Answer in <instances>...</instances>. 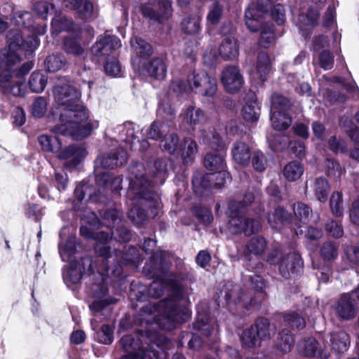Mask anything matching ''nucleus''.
Masks as SVG:
<instances>
[{
  "instance_id": "1",
  "label": "nucleus",
  "mask_w": 359,
  "mask_h": 359,
  "mask_svg": "<svg viewBox=\"0 0 359 359\" xmlns=\"http://www.w3.org/2000/svg\"><path fill=\"white\" fill-rule=\"evenodd\" d=\"M16 22L25 29H11L7 34L8 48L0 50V92L6 95L23 96L26 85L25 76L32 69L33 64L27 62L19 67L23 52H33L39 45L36 35L46 32L45 25L34 26L32 14L28 11L18 13Z\"/></svg>"
},
{
  "instance_id": "2",
  "label": "nucleus",
  "mask_w": 359,
  "mask_h": 359,
  "mask_svg": "<svg viewBox=\"0 0 359 359\" xmlns=\"http://www.w3.org/2000/svg\"><path fill=\"white\" fill-rule=\"evenodd\" d=\"M53 95L55 102L61 107V124L55 128V132L72 135L75 139L88 137L93 125L88 121V109L80 101V90L70 81L62 79L53 86Z\"/></svg>"
},
{
  "instance_id": "3",
  "label": "nucleus",
  "mask_w": 359,
  "mask_h": 359,
  "mask_svg": "<svg viewBox=\"0 0 359 359\" xmlns=\"http://www.w3.org/2000/svg\"><path fill=\"white\" fill-rule=\"evenodd\" d=\"M173 289L171 298L161 301L158 305H148L142 309V316H154V320L158 326L170 330L175 327V323H182L187 316L185 308L179 305L178 300L182 298V290L177 284L170 285Z\"/></svg>"
},
{
  "instance_id": "4",
  "label": "nucleus",
  "mask_w": 359,
  "mask_h": 359,
  "mask_svg": "<svg viewBox=\"0 0 359 359\" xmlns=\"http://www.w3.org/2000/svg\"><path fill=\"white\" fill-rule=\"evenodd\" d=\"M127 197L131 201L145 200L152 202L155 206L158 205V194L154 190L153 185L142 175H136L134 179L130 180ZM130 205L132 207L128 212V218L135 224L141 225L146 219L144 211L133 201Z\"/></svg>"
},
{
  "instance_id": "5",
  "label": "nucleus",
  "mask_w": 359,
  "mask_h": 359,
  "mask_svg": "<svg viewBox=\"0 0 359 359\" xmlns=\"http://www.w3.org/2000/svg\"><path fill=\"white\" fill-rule=\"evenodd\" d=\"M142 15L158 23H163L172 14L171 0H135Z\"/></svg>"
},
{
  "instance_id": "6",
  "label": "nucleus",
  "mask_w": 359,
  "mask_h": 359,
  "mask_svg": "<svg viewBox=\"0 0 359 359\" xmlns=\"http://www.w3.org/2000/svg\"><path fill=\"white\" fill-rule=\"evenodd\" d=\"M270 120L272 127L277 130L288 128L292 124V119L287 111L291 106L290 101L278 93H274L271 98Z\"/></svg>"
},
{
  "instance_id": "7",
  "label": "nucleus",
  "mask_w": 359,
  "mask_h": 359,
  "mask_svg": "<svg viewBox=\"0 0 359 359\" xmlns=\"http://www.w3.org/2000/svg\"><path fill=\"white\" fill-rule=\"evenodd\" d=\"M240 206H243L242 203H237L236 201H231L229 205V208L231 213V219L229 222V231L234 234L243 232L246 235H250L259 231L261 227L259 221L241 215V210Z\"/></svg>"
},
{
  "instance_id": "8",
  "label": "nucleus",
  "mask_w": 359,
  "mask_h": 359,
  "mask_svg": "<svg viewBox=\"0 0 359 359\" xmlns=\"http://www.w3.org/2000/svg\"><path fill=\"white\" fill-rule=\"evenodd\" d=\"M120 344L125 352L127 353L122 359H166L165 353L158 352L149 349L145 351L140 344V340L137 337L132 334L123 336L120 340Z\"/></svg>"
},
{
  "instance_id": "9",
  "label": "nucleus",
  "mask_w": 359,
  "mask_h": 359,
  "mask_svg": "<svg viewBox=\"0 0 359 359\" xmlns=\"http://www.w3.org/2000/svg\"><path fill=\"white\" fill-rule=\"evenodd\" d=\"M190 90L203 97L213 99L217 91V79L205 72H194L187 80Z\"/></svg>"
},
{
  "instance_id": "10",
  "label": "nucleus",
  "mask_w": 359,
  "mask_h": 359,
  "mask_svg": "<svg viewBox=\"0 0 359 359\" xmlns=\"http://www.w3.org/2000/svg\"><path fill=\"white\" fill-rule=\"evenodd\" d=\"M114 229V230L111 231V235L109 233L100 231L96 234L95 238L96 240L95 250L99 256L103 257L102 261L103 262L109 257L110 248L107 243L112 236L118 238L121 242H127L130 239V231L121 223Z\"/></svg>"
},
{
  "instance_id": "11",
  "label": "nucleus",
  "mask_w": 359,
  "mask_h": 359,
  "mask_svg": "<svg viewBox=\"0 0 359 359\" xmlns=\"http://www.w3.org/2000/svg\"><path fill=\"white\" fill-rule=\"evenodd\" d=\"M93 279H96L92 287V294L94 298L93 302L90 304V309L93 313L101 311L107 305L111 302L106 297L107 293V287L104 283V277L101 271L97 273L92 272Z\"/></svg>"
},
{
  "instance_id": "12",
  "label": "nucleus",
  "mask_w": 359,
  "mask_h": 359,
  "mask_svg": "<svg viewBox=\"0 0 359 359\" xmlns=\"http://www.w3.org/2000/svg\"><path fill=\"white\" fill-rule=\"evenodd\" d=\"M272 0H257V4H252L245 13V25L251 32L258 31L261 20L271 6Z\"/></svg>"
},
{
  "instance_id": "13",
  "label": "nucleus",
  "mask_w": 359,
  "mask_h": 359,
  "mask_svg": "<svg viewBox=\"0 0 359 359\" xmlns=\"http://www.w3.org/2000/svg\"><path fill=\"white\" fill-rule=\"evenodd\" d=\"M87 155L85 148L81 144H72L60 150L57 157L64 161V166L67 169H74L83 160Z\"/></svg>"
},
{
  "instance_id": "14",
  "label": "nucleus",
  "mask_w": 359,
  "mask_h": 359,
  "mask_svg": "<svg viewBox=\"0 0 359 359\" xmlns=\"http://www.w3.org/2000/svg\"><path fill=\"white\" fill-rule=\"evenodd\" d=\"M221 81L226 90L230 93L238 92L244 84L239 68L234 65L227 66L223 69Z\"/></svg>"
},
{
  "instance_id": "15",
  "label": "nucleus",
  "mask_w": 359,
  "mask_h": 359,
  "mask_svg": "<svg viewBox=\"0 0 359 359\" xmlns=\"http://www.w3.org/2000/svg\"><path fill=\"white\" fill-rule=\"evenodd\" d=\"M230 180L229 173L224 169H222L215 172L205 174L201 179L195 177L192 183L196 189L200 185L205 189L212 187L222 188Z\"/></svg>"
},
{
  "instance_id": "16",
  "label": "nucleus",
  "mask_w": 359,
  "mask_h": 359,
  "mask_svg": "<svg viewBox=\"0 0 359 359\" xmlns=\"http://www.w3.org/2000/svg\"><path fill=\"white\" fill-rule=\"evenodd\" d=\"M121 46L120 39L111 35L101 36L93 46L92 52L96 57L109 56Z\"/></svg>"
},
{
  "instance_id": "17",
  "label": "nucleus",
  "mask_w": 359,
  "mask_h": 359,
  "mask_svg": "<svg viewBox=\"0 0 359 359\" xmlns=\"http://www.w3.org/2000/svg\"><path fill=\"white\" fill-rule=\"evenodd\" d=\"M303 266L300 255L296 252H291L282 257L279 263L280 273L285 278H290L299 273Z\"/></svg>"
},
{
  "instance_id": "18",
  "label": "nucleus",
  "mask_w": 359,
  "mask_h": 359,
  "mask_svg": "<svg viewBox=\"0 0 359 359\" xmlns=\"http://www.w3.org/2000/svg\"><path fill=\"white\" fill-rule=\"evenodd\" d=\"M70 263L69 268L63 274L64 280L67 285L77 284L80 282L83 273L86 272V266H88V271H93L91 260L88 257L81 258L78 262Z\"/></svg>"
},
{
  "instance_id": "19",
  "label": "nucleus",
  "mask_w": 359,
  "mask_h": 359,
  "mask_svg": "<svg viewBox=\"0 0 359 359\" xmlns=\"http://www.w3.org/2000/svg\"><path fill=\"white\" fill-rule=\"evenodd\" d=\"M334 312L341 319L350 320L355 316L358 307L351 294L346 293L341 296L334 306Z\"/></svg>"
},
{
  "instance_id": "20",
  "label": "nucleus",
  "mask_w": 359,
  "mask_h": 359,
  "mask_svg": "<svg viewBox=\"0 0 359 359\" xmlns=\"http://www.w3.org/2000/svg\"><path fill=\"white\" fill-rule=\"evenodd\" d=\"M197 153L196 142L191 138H185L179 144L176 155L180 156L184 164H188L194 161Z\"/></svg>"
},
{
  "instance_id": "21",
  "label": "nucleus",
  "mask_w": 359,
  "mask_h": 359,
  "mask_svg": "<svg viewBox=\"0 0 359 359\" xmlns=\"http://www.w3.org/2000/svg\"><path fill=\"white\" fill-rule=\"evenodd\" d=\"M299 348L302 354L306 356H314L318 355L323 359H327L329 354L324 352L325 346H321L313 338H308L299 342Z\"/></svg>"
},
{
  "instance_id": "22",
  "label": "nucleus",
  "mask_w": 359,
  "mask_h": 359,
  "mask_svg": "<svg viewBox=\"0 0 359 359\" xmlns=\"http://www.w3.org/2000/svg\"><path fill=\"white\" fill-rule=\"evenodd\" d=\"M231 156L236 163L242 166L248 165L251 158L250 148L244 142H236L231 147Z\"/></svg>"
},
{
  "instance_id": "23",
  "label": "nucleus",
  "mask_w": 359,
  "mask_h": 359,
  "mask_svg": "<svg viewBox=\"0 0 359 359\" xmlns=\"http://www.w3.org/2000/svg\"><path fill=\"white\" fill-rule=\"evenodd\" d=\"M128 154L126 149L121 148L116 153H110L98 159L100 165L105 168L121 166L126 162Z\"/></svg>"
},
{
  "instance_id": "24",
  "label": "nucleus",
  "mask_w": 359,
  "mask_h": 359,
  "mask_svg": "<svg viewBox=\"0 0 359 359\" xmlns=\"http://www.w3.org/2000/svg\"><path fill=\"white\" fill-rule=\"evenodd\" d=\"M219 52L224 60L236 58L239 53L237 40L232 36H226L220 44Z\"/></svg>"
},
{
  "instance_id": "25",
  "label": "nucleus",
  "mask_w": 359,
  "mask_h": 359,
  "mask_svg": "<svg viewBox=\"0 0 359 359\" xmlns=\"http://www.w3.org/2000/svg\"><path fill=\"white\" fill-rule=\"evenodd\" d=\"M252 326L260 341L270 339L274 335L276 330V326L271 324L269 320L264 318H258Z\"/></svg>"
},
{
  "instance_id": "26",
  "label": "nucleus",
  "mask_w": 359,
  "mask_h": 359,
  "mask_svg": "<svg viewBox=\"0 0 359 359\" xmlns=\"http://www.w3.org/2000/svg\"><path fill=\"white\" fill-rule=\"evenodd\" d=\"M319 18L318 9L311 8L306 13H302L299 15L297 24L302 30H306L309 27L315 26Z\"/></svg>"
},
{
  "instance_id": "27",
  "label": "nucleus",
  "mask_w": 359,
  "mask_h": 359,
  "mask_svg": "<svg viewBox=\"0 0 359 359\" xmlns=\"http://www.w3.org/2000/svg\"><path fill=\"white\" fill-rule=\"evenodd\" d=\"M330 346L338 353L346 351L349 345L348 335L344 331L334 332L330 334Z\"/></svg>"
},
{
  "instance_id": "28",
  "label": "nucleus",
  "mask_w": 359,
  "mask_h": 359,
  "mask_svg": "<svg viewBox=\"0 0 359 359\" xmlns=\"http://www.w3.org/2000/svg\"><path fill=\"white\" fill-rule=\"evenodd\" d=\"M145 69L149 76L158 79L162 80L165 77L167 72V67L163 60L161 58L156 57L150 60L147 65Z\"/></svg>"
},
{
  "instance_id": "29",
  "label": "nucleus",
  "mask_w": 359,
  "mask_h": 359,
  "mask_svg": "<svg viewBox=\"0 0 359 359\" xmlns=\"http://www.w3.org/2000/svg\"><path fill=\"white\" fill-rule=\"evenodd\" d=\"M200 141L202 144L217 151L221 150L224 147V142L219 135L215 130H202Z\"/></svg>"
},
{
  "instance_id": "30",
  "label": "nucleus",
  "mask_w": 359,
  "mask_h": 359,
  "mask_svg": "<svg viewBox=\"0 0 359 359\" xmlns=\"http://www.w3.org/2000/svg\"><path fill=\"white\" fill-rule=\"evenodd\" d=\"M294 344V339L290 332L283 329L278 334L275 346L281 354H285L291 351Z\"/></svg>"
},
{
  "instance_id": "31",
  "label": "nucleus",
  "mask_w": 359,
  "mask_h": 359,
  "mask_svg": "<svg viewBox=\"0 0 359 359\" xmlns=\"http://www.w3.org/2000/svg\"><path fill=\"white\" fill-rule=\"evenodd\" d=\"M122 177L118 176L111 179V176L107 172L99 174L96 177V182L98 185L102 186L106 189H110L111 191L117 194L122 189Z\"/></svg>"
},
{
  "instance_id": "32",
  "label": "nucleus",
  "mask_w": 359,
  "mask_h": 359,
  "mask_svg": "<svg viewBox=\"0 0 359 359\" xmlns=\"http://www.w3.org/2000/svg\"><path fill=\"white\" fill-rule=\"evenodd\" d=\"M270 69L271 60L269 55L266 52L259 53L256 65V76L260 81H264L269 74Z\"/></svg>"
},
{
  "instance_id": "33",
  "label": "nucleus",
  "mask_w": 359,
  "mask_h": 359,
  "mask_svg": "<svg viewBox=\"0 0 359 359\" xmlns=\"http://www.w3.org/2000/svg\"><path fill=\"white\" fill-rule=\"evenodd\" d=\"M149 172L156 179V183L163 184L167 176V161L165 159L156 160L149 165Z\"/></svg>"
},
{
  "instance_id": "34",
  "label": "nucleus",
  "mask_w": 359,
  "mask_h": 359,
  "mask_svg": "<svg viewBox=\"0 0 359 359\" xmlns=\"http://www.w3.org/2000/svg\"><path fill=\"white\" fill-rule=\"evenodd\" d=\"M201 17L198 15H191L184 18L181 22V29L187 34H196L201 30Z\"/></svg>"
},
{
  "instance_id": "35",
  "label": "nucleus",
  "mask_w": 359,
  "mask_h": 359,
  "mask_svg": "<svg viewBox=\"0 0 359 359\" xmlns=\"http://www.w3.org/2000/svg\"><path fill=\"white\" fill-rule=\"evenodd\" d=\"M288 212L283 208L278 207L274 212L268 215V222L271 227L280 229L282 225L289 219Z\"/></svg>"
},
{
  "instance_id": "36",
  "label": "nucleus",
  "mask_w": 359,
  "mask_h": 359,
  "mask_svg": "<svg viewBox=\"0 0 359 359\" xmlns=\"http://www.w3.org/2000/svg\"><path fill=\"white\" fill-rule=\"evenodd\" d=\"M38 141L43 151L57 154L61 149L60 140L55 136L40 135Z\"/></svg>"
},
{
  "instance_id": "37",
  "label": "nucleus",
  "mask_w": 359,
  "mask_h": 359,
  "mask_svg": "<svg viewBox=\"0 0 359 359\" xmlns=\"http://www.w3.org/2000/svg\"><path fill=\"white\" fill-rule=\"evenodd\" d=\"M313 189L316 198L320 202L325 203L327 201L330 185L325 178L323 177L316 178L313 182Z\"/></svg>"
},
{
  "instance_id": "38",
  "label": "nucleus",
  "mask_w": 359,
  "mask_h": 359,
  "mask_svg": "<svg viewBox=\"0 0 359 359\" xmlns=\"http://www.w3.org/2000/svg\"><path fill=\"white\" fill-rule=\"evenodd\" d=\"M261 29V36L259 39V45L263 48H269L276 41V36L272 25H263L261 21V25L258 30Z\"/></svg>"
},
{
  "instance_id": "39",
  "label": "nucleus",
  "mask_w": 359,
  "mask_h": 359,
  "mask_svg": "<svg viewBox=\"0 0 359 359\" xmlns=\"http://www.w3.org/2000/svg\"><path fill=\"white\" fill-rule=\"evenodd\" d=\"M204 165L210 170L218 171L224 169V156L222 154H207L204 158Z\"/></svg>"
},
{
  "instance_id": "40",
  "label": "nucleus",
  "mask_w": 359,
  "mask_h": 359,
  "mask_svg": "<svg viewBox=\"0 0 359 359\" xmlns=\"http://www.w3.org/2000/svg\"><path fill=\"white\" fill-rule=\"evenodd\" d=\"M303 173V165L298 161H292L288 163L283 170V175L290 181L297 180Z\"/></svg>"
},
{
  "instance_id": "41",
  "label": "nucleus",
  "mask_w": 359,
  "mask_h": 359,
  "mask_svg": "<svg viewBox=\"0 0 359 359\" xmlns=\"http://www.w3.org/2000/svg\"><path fill=\"white\" fill-rule=\"evenodd\" d=\"M64 48L67 53L76 57L84 56L86 53L85 48L80 44L76 38L65 37L64 39Z\"/></svg>"
},
{
  "instance_id": "42",
  "label": "nucleus",
  "mask_w": 359,
  "mask_h": 359,
  "mask_svg": "<svg viewBox=\"0 0 359 359\" xmlns=\"http://www.w3.org/2000/svg\"><path fill=\"white\" fill-rule=\"evenodd\" d=\"M259 114L260 108L255 100L246 103L243 108V117L246 121L256 122Z\"/></svg>"
},
{
  "instance_id": "43",
  "label": "nucleus",
  "mask_w": 359,
  "mask_h": 359,
  "mask_svg": "<svg viewBox=\"0 0 359 359\" xmlns=\"http://www.w3.org/2000/svg\"><path fill=\"white\" fill-rule=\"evenodd\" d=\"M100 214L103 224L110 229H114L121 223V215L115 209L107 210Z\"/></svg>"
},
{
  "instance_id": "44",
  "label": "nucleus",
  "mask_w": 359,
  "mask_h": 359,
  "mask_svg": "<svg viewBox=\"0 0 359 359\" xmlns=\"http://www.w3.org/2000/svg\"><path fill=\"white\" fill-rule=\"evenodd\" d=\"M170 126L168 123L158 121H154L150 126L147 136L152 140H158L169 132Z\"/></svg>"
},
{
  "instance_id": "45",
  "label": "nucleus",
  "mask_w": 359,
  "mask_h": 359,
  "mask_svg": "<svg viewBox=\"0 0 359 359\" xmlns=\"http://www.w3.org/2000/svg\"><path fill=\"white\" fill-rule=\"evenodd\" d=\"M184 120L191 126L200 123L203 119V112L199 108L189 106L184 111Z\"/></svg>"
},
{
  "instance_id": "46",
  "label": "nucleus",
  "mask_w": 359,
  "mask_h": 359,
  "mask_svg": "<svg viewBox=\"0 0 359 359\" xmlns=\"http://www.w3.org/2000/svg\"><path fill=\"white\" fill-rule=\"evenodd\" d=\"M243 345L248 348H253L259 346V340L255 327L252 325L250 328L245 329L241 337Z\"/></svg>"
},
{
  "instance_id": "47",
  "label": "nucleus",
  "mask_w": 359,
  "mask_h": 359,
  "mask_svg": "<svg viewBox=\"0 0 359 359\" xmlns=\"http://www.w3.org/2000/svg\"><path fill=\"white\" fill-rule=\"evenodd\" d=\"M32 8L33 11L43 19H46L48 14H55V12L57 11L54 5L46 1L35 0Z\"/></svg>"
},
{
  "instance_id": "48",
  "label": "nucleus",
  "mask_w": 359,
  "mask_h": 359,
  "mask_svg": "<svg viewBox=\"0 0 359 359\" xmlns=\"http://www.w3.org/2000/svg\"><path fill=\"white\" fill-rule=\"evenodd\" d=\"M29 84L33 92L41 93L47 84V79L43 74L34 72L30 76Z\"/></svg>"
},
{
  "instance_id": "49",
  "label": "nucleus",
  "mask_w": 359,
  "mask_h": 359,
  "mask_svg": "<svg viewBox=\"0 0 359 359\" xmlns=\"http://www.w3.org/2000/svg\"><path fill=\"white\" fill-rule=\"evenodd\" d=\"M52 28L54 32L59 33L63 30H68L72 28V22L64 16L60 15V11L55 12V16L51 22Z\"/></svg>"
},
{
  "instance_id": "50",
  "label": "nucleus",
  "mask_w": 359,
  "mask_h": 359,
  "mask_svg": "<svg viewBox=\"0 0 359 359\" xmlns=\"http://www.w3.org/2000/svg\"><path fill=\"white\" fill-rule=\"evenodd\" d=\"M294 213L296 218L303 224L309 223L312 210L309 206L303 203H297L294 204Z\"/></svg>"
},
{
  "instance_id": "51",
  "label": "nucleus",
  "mask_w": 359,
  "mask_h": 359,
  "mask_svg": "<svg viewBox=\"0 0 359 359\" xmlns=\"http://www.w3.org/2000/svg\"><path fill=\"white\" fill-rule=\"evenodd\" d=\"M130 44L136 53L142 57L149 56L152 53L151 46L142 39L134 37L131 39Z\"/></svg>"
},
{
  "instance_id": "52",
  "label": "nucleus",
  "mask_w": 359,
  "mask_h": 359,
  "mask_svg": "<svg viewBox=\"0 0 359 359\" xmlns=\"http://www.w3.org/2000/svg\"><path fill=\"white\" fill-rule=\"evenodd\" d=\"M330 206L332 214L336 217H341L344 213L343 194L339 191H334L330 200Z\"/></svg>"
},
{
  "instance_id": "53",
  "label": "nucleus",
  "mask_w": 359,
  "mask_h": 359,
  "mask_svg": "<svg viewBox=\"0 0 359 359\" xmlns=\"http://www.w3.org/2000/svg\"><path fill=\"white\" fill-rule=\"evenodd\" d=\"M66 64L65 56L61 54L49 55L45 60V65L49 72L61 69Z\"/></svg>"
},
{
  "instance_id": "54",
  "label": "nucleus",
  "mask_w": 359,
  "mask_h": 359,
  "mask_svg": "<svg viewBox=\"0 0 359 359\" xmlns=\"http://www.w3.org/2000/svg\"><path fill=\"white\" fill-rule=\"evenodd\" d=\"M121 140L128 144V147L132 149L137 137L136 136L135 127L132 123L125 124L123 127L122 133L120 135Z\"/></svg>"
},
{
  "instance_id": "55",
  "label": "nucleus",
  "mask_w": 359,
  "mask_h": 359,
  "mask_svg": "<svg viewBox=\"0 0 359 359\" xmlns=\"http://www.w3.org/2000/svg\"><path fill=\"white\" fill-rule=\"evenodd\" d=\"M266 248V241L263 237L252 238L248 243L247 249L251 254L256 255L262 254Z\"/></svg>"
},
{
  "instance_id": "56",
  "label": "nucleus",
  "mask_w": 359,
  "mask_h": 359,
  "mask_svg": "<svg viewBox=\"0 0 359 359\" xmlns=\"http://www.w3.org/2000/svg\"><path fill=\"white\" fill-rule=\"evenodd\" d=\"M76 238H69L63 247H60V254L63 261L74 262L73 255L75 253Z\"/></svg>"
},
{
  "instance_id": "57",
  "label": "nucleus",
  "mask_w": 359,
  "mask_h": 359,
  "mask_svg": "<svg viewBox=\"0 0 359 359\" xmlns=\"http://www.w3.org/2000/svg\"><path fill=\"white\" fill-rule=\"evenodd\" d=\"M267 140L269 146L274 151H280L287 147L290 140L286 136L268 135Z\"/></svg>"
},
{
  "instance_id": "58",
  "label": "nucleus",
  "mask_w": 359,
  "mask_h": 359,
  "mask_svg": "<svg viewBox=\"0 0 359 359\" xmlns=\"http://www.w3.org/2000/svg\"><path fill=\"white\" fill-rule=\"evenodd\" d=\"M284 323L293 329H302L305 326L304 319L296 312H289L283 316Z\"/></svg>"
},
{
  "instance_id": "59",
  "label": "nucleus",
  "mask_w": 359,
  "mask_h": 359,
  "mask_svg": "<svg viewBox=\"0 0 359 359\" xmlns=\"http://www.w3.org/2000/svg\"><path fill=\"white\" fill-rule=\"evenodd\" d=\"M325 169L327 176L334 180L339 179L343 173L340 164L333 159L327 158L326 160Z\"/></svg>"
},
{
  "instance_id": "60",
  "label": "nucleus",
  "mask_w": 359,
  "mask_h": 359,
  "mask_svg": "<svg viewBox=\"0 0 359 359\" xmlns=\"http://www.w3.org/2000/svg\"><path fill=\"white\" fill-rule=\"evenodd\" d=\"M167 287L168 284L165 283V280H155L150 284L148 289V294L151 297L158 298L163 294Z\"/></svg>"
},
{
  "instance_id": "61",
  "label": "nucleus",
  "mask_w": 359,
  "mask_h": 359,
  "mask_svg": "<svg viewBox=\"0 0 359 359\" xmlns=\"http://www.w3.org/2000/svg\"><path fill=\"white\" fill-rule=\"evenodd\" d=\"M179 144L178 137L175 134H172L164 139L161 146L169 154H177Z\"/></svg>"
},
{
  "instance_id": "62",
  "label": "nucleus",
  "mask_w": 359,
  "mask_h": 359,
  "mask_svg": "<svg viewBox=\"0 0 359 359\" xmlns=\"http://www.w3.org/2000/svg\"><path fill=\"white\" fill-rule=\"evenodd\" d=\"M252 165L258 172H263L266 168V158L263 152L256 150L252 155Z\"/></svg>"
},
{
  "instance_id": "63",
  "label": "nucleus",
  "mask_w": 359,
  "mask_h": 359,
  "mask_svg": "<svg viewBox=\"0 0 359 359\" xmlns=\"http://www.w3.org/2000/svg\"><path fill=\"white\" fill-rule=\"evenodd\" d=\"M223 13V8L218 2H215L210 8L207 21L208 24L215 25L219 22Z\"/></svg>"
},
{
  "instance_id": "64",
  "label": "nucleus",
  "mask_w": 359,
  "mask_h": 359,
  "mask_svg": "<svg viewBox=\"0 0 359 359\" xmlns=\"http://www.w3.org/2000/svg\"><path fill=\"white\" fill-rule=\"evenodd\" d=\"M190 90L189 83L187 85L185 81L182 80L172 81L168 88V93L179 96Z\"/></svg>"
}]
</instances>
